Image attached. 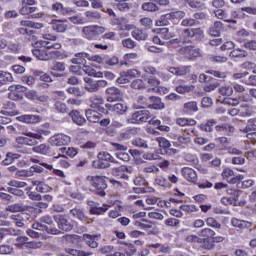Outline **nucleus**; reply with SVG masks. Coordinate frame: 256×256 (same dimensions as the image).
Returning a JSON list of instances; mask_svg holds the SVG:
<instances>
[{
	"label": "nucleus",
	"mask_w": 256,
	"mask_h": 256,
	"mask_svg": "<svg viewBox=\"0 0 256 256\" xmlns=\"http://www.w3.org/2000/svg\"><path fill=\"white\" fill-rule=\"evenodd\" d=\"M60 152L61 153H66V155L68 157H71V158L75 157L77 155V153H78L77 149L73 148V147H69V148L62 147V148H60Z\"/></svg>",
	"instance_id": "obj_58"
},
{
	"label": "nucleus",
	"mask_w": 256,
	"mask_h": 256,
	"mask_svg": "<svg viewBox=\"0 0 256 256\" xmlns=\"http://www.w3.org/2000/svg\"><path fill=\"white\" fill-rule=\"evenodd\" d=\"M49 23L56 33H65L69 29V22L67 20L52 19Z\"/></svg>",
	"instance_id": "obj_11"
},
{
	"label": "nucleus",
	"mask_w": 256,
	"mask_h": 256,
	"mask_svg": "<svg viewBox=\"0 0 256 256\" xmlns=\"http://www.w3.org/2000/svg\"><path fill=\"white\" fill-rule=\"evenodd\" d=\"M112 25H117L120 31H131L135 26L129 23V20L125 17L112 19Z\"/></svg>",
	"instance_id": "obj_12"
},
{
	"label": "nucleus",
	"mask_w": 256,
	"mask_h": 256,
	"mask_svg": "<svg viewBox=\"0 0 256 256\" xmlns=\"http://www.w3.org/2000/svg\"><path fill=\"white\" fill-rule=\"evenodd\" d=\"M181 174L184 177V179H186V181H189L190 183H196L197 172L192 168H189V167L182 168Z\"/></svg>",
	"instance_id": "obj_17"
},
{
	"label": "nucleus",
	"mask_w": 256,
	"mask_h": 256,
	"mask_svg": "<svg viewBox=\"0 0 256 256\" xmlns=\"http://www.w3.org/2000/svg\"><path fill=\"white\" fill-rule=\"evenodd\" d=\"M82 33H83L84 37H86V39H89V40L95 39L97 37L93 26L84 27L82 30Z\"/></svg>",
	"instance_id": "obj_45"
},
{
	"label": "nucleus",
	"mask_w": 256,
	"mask_h": 256,
	"mask_svg": "<svg viewBox=\"0 0 256 256\" xmlns=\"http://www.w3.org/2000/svg\"><path fill=\"white\" fill-rule=\"evenodd\" d=\"M120 243L126 255L131 256V255H134V253H137V248H135V244L128 243V242H120Z\"/></svg>",
	"instance_id": "obj_37"
},
{
	"label": "nucleus",
	"mask_w": 256,
	"mask_h": 256,
	"mask_svg": "<svg viewBox=\"0 0 256 256\" xmlns=\"http://www.w3.org/2000/svg\"><path fill=\"white\" fill-rule=\"evenodd\" d=\"M17 121H20L21 123H39L41 121V117L39 115H33V114H24L17 117Z\"/></svg>",
	"instance_id": "obj_20"
},
{
	"label": "nucleus",
	"mask_w": 256,
	"mask_h": 256,
	"mask_svg": "<svg viewBox=\"0 0 256 256\" xmlns=\"http://www.w3.org/2000/svg\"><path fill=\"white\" fill-rule=\"evenodd\" d=\"M155 185H159V187H169V180H166L163 176H156L154 180Z\"/></svg>",
	"instance_id": "obj_59"
},
{
	"label": "nucleus",
	"mask_w": 256,
	"mask_h": 256,
	"mask_svg": "<svg viewBox=\"0 0 256 256\" xmlns=\"http://www.w3.org/2000/svg\"><path fill=\"white\" fill-rule=\"evenodd\" d=\"M25 97L26 99H29V101H39V103H47V101H49V96L39 95L36 90L26 91Z\"/></svg>",
	"instance_id": "obj_14"
},
{
	"label": "nucleus",
	"mask_w": 256,
	"mask_h": 256,
	"mask_svg": "<svg viewBox=\"0 0 256 256\" xmlns=\"http://www.w3.org/2000/svg\"><path fill=\"white\" fill-rule=\"evenodd\" d=\"M232 226L238 229H249L253 224L249 221L239 220L237 218H233L231 220Z\"/></svg>",
	"instance_id": "obj_32"
},
{
	"label": "nucleus",
	"mask_w": 256,
	"mask_h": 256,
	"mask_svg": "<svg viewBox=\"0 0 256 256\" xmlns=\"http://www.w3.org/2000/svg\"><path fill=\"white\" fill-rule=\"evenodd\" d=\"M184 111L186 113H195L197 111V102H187L184 104Z\"/></svg>",
	"instance_id": "obj_60"
},
{
	"label": "nucleus",
	"mask_w": 256,
	"mask_h": 256,
	"mask_svg": "<svg viewBox=\"0 0 256 256\" xmlns=\"http://www.w3.org/2000/svg\"><path fill=\"white\" fill-rule=\"evenodd\" d=\"M106 99L109 103H113L115 101H119L121 99V90L117 87H109L105 91Z\"/></svg>",
	"instance_id": "obj_13"
},
{
	"label": "nucleus",
	"mask_w": 256,
	"mask_h": 256,
	"mask_svg": "<svg viewBox=\"0 0 256 256\" xmlns=\"http://www.w3.org/2000/svg\"><path fill=\"white\" fill-rule=\"evenodd\" d=\"M99 239H101V235H91L85 234L84 241L86 245L90 246L91 249H97L99 247Z\"/></svg>",
	"instance_id": "obj_18"
},
{
	"label": "nucleus",
	"mask_w": 256,
	"mask_h": 256,
	"mask_svg": "<svg viewBox=\"0 0 256 256\" xmlns=\"http://www.w3.org/2000/svg\"><path fill=\"white\" fill-rule=\"evenodd\" d=\"M85 17L87 21L93 22V21H99L101 19V14L97 11H86Z\"/></svg>",
	"instance_id": "obj_44"
},
{
	"label": "nucleus",
	"mask_w": 256,
	"mask_h": 256,
	"mask_svg": "<svg viewBox=\"0 0 256 256\" xmlns=\"http://www.w3.org/2000/svg\"><path fill=\"white\" fill-rule=\"evenodd\" d=\"M230 57H247V51L242 49H234L232 52H230Z\"/></svg>",
	"instance_id": "obj_63"
},
{
	"label": "nucleus",
	"mask_w": 256,
	"mask_h": 256,
	"mask_svg": "<svg viewBox=\"0 0 256 256\" xmlns=\"http://www.w3.org/2000/svg\"><path fill=\"white\" fill-rule=\"evenodd\" d=\"M169 73H172V75H187V73L191 72L190 66H181V67H170L168 69Z\"/></svg>",
	"instance_id": "obj_29"
},
{
	"label": "nucleus",
	"mask_w": 256,
	"mask_h": 256,
	"mask_svg": "<svg viewBox=\"0 0 256 256\" xmlns=\"http://www.w3.org/2000/svg\"><path fill=\"white\" fill-rule=\"evenodd\" d=\"M69 115L73 123H76V125H83L85 123V118L81 116L79 111H72Z\"/></svg>",
	"instance_id": "obj_40"
},
{
	"label": "nucleus",
	"mask_w": 256,
	"mask_h": 256,
	"mask_svg": "<svg viewBox=\"0 0 256 256\" xmlns=\"http://www.w3.org/2000/svg\"><path fill=\"white\" fill-rule=\"evenodd\" d=\"M32 151H34V153H39L40 155H49V153H51V146L48 144H40L32 148Z\"/></svg>",
	"instance_id": "obj_34"
},
{
	"label": "nucleus",
	"mask_w": 256,
	"mask_h": 256,
	"mask_svg": "<svg viewBox=\"0 0 256 256\" xmlns=\"http://www.w3.org/2000/svg\"><path fill=\"white\" fill-rule=\"evenodd\" d=\"M183 17H185L184 11L170 12L168 14L161 16L159 21H157L156 23L159 27H162L165 25H169V21H173V23H175V21H179L183 19Z\"/></svg>",
	"instance_id": "obj_4"
},
{
	"label": "nucleus",
	"mask_w": 256,
	"mask_h": 256,
	"mask_svg": "<svg viewBox=\"0 0 256 256\" xmlns=\"http://www.w3.org/2000/svg\"><path fill=\"white\" fill-rule=\"evenodd\" d=\"M221 31V22H215L214 26L209 29V35L212 37H219Z\"/></svg>",
	"instance_id": "obj_56"
},
{
	"label": "nucleus",
	"mask_w": 256,
	"mask_h": 256,
	"mask_svg": "<svg viewBox=\"0 0 256 256\" xmlns=\"http://www.w3.org/2000/svg\"><path fill=\"white\" fill-rule=\"evenodd\" d=\"M255 182L252 179L239 180L236 185L238 189H249V187H253Z\"/></svg>",
	"instance_id": "obj_49"
},
{
	"label": "nucleus",
	"mask_w": 256,
	"mask_h": 256,
	"mask_svg": "<svg viewBox=\"0 0 256 256\" xmlns=\"http://www.w3.org/2000/svg\"><path fill=\"white\" fill-rule=\"evenodd\" d=\"M32 53L34 57L39 59V61H49V50L34 49Z\"/></svg>",
	"instance_id": "obj_31"
},
{
	"label": "nucleus",
	"mask_w": 256,
	"mask_h": 256,
	"mask_svg": "<svg viewBox=\"0 0 256 256\" xmlns=\"http://www.w3.org/2000/svg\"><path fill=\"white\" fill-rule=\"evenodd\" d=\"M215 130L217 133H221V135H231V133L235 132V127L229 124H221L215 126Z\"/></svg>",
	"instance_id": "obj_27"
},
{
	"label": "nucleus",
	"mask_w": 256,
	"mask_h": 256,
	"mask_svg": "<svg viewBox=\"0 0 256 256\" xmlns=\"http://www.w3.org/2000/svg\"><path fill=\"white\" fill-rule=\"evenodd\" d=\"M142 9H143V11L153 12V11H157V9H159V7L156 6V4L153 2H145L142 4Z\"/></svg>",
	"instance_id": "obj_62"
},
{
	"label": "nucleus",
	"mask_w": 256,
	"mask_h": 256,
	"mask_svg": "<svg viewBox=\"0 0 256 256\" xmlns=\"http://www.w3.org/2000/svg\"><path fill=\"white\" fill-rule=\"evenodd\" d=\"M22 135H25V137H17L16 143H18V145H28L29 147H33L34 145H37V140L43 139V135H51V131L39 130L38 133H33L27 129H23Z\"/></svg>",
	"instance_id": "obj_2"
},
{
	"label": "nucleus",
	"mask_w": 256,
	"mask_h": 256,
	"mask_svg": "<svg viewBox=\"0 0 256 256\" xmlns=\"http://www.w3.org/2000/svg\"><path fill=\"white\" fill-rule=\"evenodd\" d=\"M137 77H141V72L137 69H131L126 72H122L120 77L117 79V83H129L131 79H135Z\"/></svg>",
	"instance_id": "obj_9"
},
{
	"label": "nucleus",
	"mask_w": 256,
	"mask_h": 256,
	"mask_svg": "<svg viewBox=\"0 0 256 256\" xmlns=\"http://www.w3.org/2000/svg\"><path fill=\"white\" fill-rule=\"evenodd\" d=\"M6 83H13V75L9 72L0 70V87Z\"/></svg>",
	"instance_id": "obj_36"
},
{
	"label": "nucleus",
	"mask_w": 256,
	"mask_h": 256,
	"mask_svg": "<svg viewBox=\"0 0 256 256\" xmlns=\"http://www.w3.org/2000/svg\"><path fill=\"white\" fill-rule=\"evenodd\" d=\"M13 107H15L13 103H8L7 105H5L4 106L5 110L1 111L2 115H9L10 117L17 115V111L11 110L13 109Z\"/></svg>",
	"instance_id": "obj_52"
},
{
	"label": "nucleus",
	"mask_w": 256,
	"mask_h": 256,
	"mask_svg": "<svg viewBox=\"0 0 256 256\" xmlns=\"http://www.w3.org/2000/svg\"><path fill=\"white\" fill-rule=\"evenodd\" d=\"M222 178L230 184L235 185L236 183H238V181H243V179H245V176L241 174L235 176V172H233L231 168H225L222 171Z\"/></svg>",
	"instance_id": "obj_8"
},
{
	"label": "nucleus",
	"mask_w": 256,
	"mask_h": 256,
	"mask_svg": "<svg viewBox=\"0 0 256 256\" xmlns=\"http://www.w3.org/2000/svg\"><path fill=\"white\" fill-rule=\"evenodd\" d=\"M179 53L180 55H185V57H188L189 59H197V57H201L199 49L192 46L181 47Z\"/></svg>",
	"instance_id": "obj_15"
},
{
	"label": "nucleus",
	"mask_w": 256,
	"mask_h": 256,
	"mask_svg": "<svg viewBox=\"0 0 256 256\" xmlns=\"http://www.w3.org/2000/svg\"><path fill=\"white\" fill-rule=\"evenodd\" d=\"M132 37L136 39V41H145V39H147V33L141 29H136L132 31Z\"/></svg>",
	"instance_id": "obj_48"
},
{
	"label": "nucleus",
	"mask_w": 256,
	"mask_h": 256,
	"mask_svg": "<svg viewBox=\"0 0 256 256\" xmlns=\"http://www.w3.org/2000/svg\"><path fill=\"white\" fill-rule=\"evenodd\" d=\"M32 229H34L35 231H47V233H50L51 235H59V233H61V231H59L58 229L49 228L39 222L34 223L32 225Z\"/></svg>",
	"instance_id": "obj_24"
},
{
	"label": "nucleus",
	"mask_w": 256,
	"mask_h": 256,
	"mask_svg": "<svg viewBox=\"0 0 256 256\" xmlns=\"http://www.w3.org/2000/svg\"><path fill=\"white\" fill-rule=\"evenodd\" d=\"M70 215H73L76 219H79L80 221H85V213L79 208H73L72 210H70Z\"/></svg>",
	"instance_id": "obj_55"
},
{
	"label": "nucleus",
	"mask_w": 256,
	"mask_h": 256,
	"mask_svg": "<svg viewBox=\"0 0 256 256\" xmlns=\"http://www.w3.org/2000/svg\"><path fill=\"white\" fill-rule=\"evenodd\" d=\"M239 195H241V191L235 190L234 191V198L229 197H223L221 199L222 205H241V202H239Z\"/></svg>",
	"instance_id": "obj_21"
},
{
	"label": "nucleus",
	"mask_w": 256,
	"mask_h": 256,
	"mask_svg": "<svg viewBox=\"0 0 256 256\" xmlns=\"http://www.w3.org/2000/svg\"><path fill=\"white\" fill-rule=\"evenodd\" d=\"M127 173H131V168H128L127 166H120L113 170V175L120 177L121 179H129Z\"/></svg>",
	"instance_id": "obj_28"
},
{
	"label": "nucleus",
	"mask_w": 256,
	"mask_h": 256,
	"mask_svg": "<svg viewBox=\"0 0 256 256\" xmlns=\"http://www.w3.org/2000/svg\"><path fill=\"white\" fill-rule=\"evenodd\" d=\"M203 35V30L201 28L186 29L184 31V37H196V39H201Z\"/></svg>",
	"instance_id": "obj_33"
},
{
	"label": "nucleus",
	"mask_w": 256,
	"mask_h": 256,
	"mask_svg": "<svg viewBox=\"0 0 256 256\" xmlns=\"http://www.w3.org/2000/svg\"><path fill=\"white\" fill-rule=\"evenodd\" d=\"M49 143L54 147H63V145H67L68 143H71V137L65 134H56L50 137Z\"/></svg>",
	"instance_id": "obj_10"
},
{
	"label": "nucleus",
	"mask_w": 256,
	"mask_h": 256,
	"mask_svg": "<svg viewBox=\"0 0 256 256\" xmlns=\"http://www.w3.org/2000/svg\"><path fill=\"white\" fill-rule=\"evenodd\" d=\"M8 89L10 91L9 98L14 100L21 99V93L25 91V87L22 85H12Z\"/></svg>",
	"instance_id": "obj_19"
},
{
	"label": "nucleus",
	"mask_w": 256,
	"mask_h": 256,
	"mask_svg": "<svg viewBox=\"0 0 256 256\" xmlns=\"http://www.w3.org/2000/svg\"><path fill=\"white\" fill-rule=\"evenodd\" d=\"M177 125H180V127H186V125L193 126L197 122L194 119H187V118H178L176 120Z\"/></svg>",
	"instance_id": "obj_57"
},
{
	"label": "nucleus",
	"mask_w": 256,
	"mask_h": 256,
	"mask_svg": "<svg viewBox=\"0 0 256 256\" xmlns=\"http://www.w3.org/2000/svg\"><path fill=\"white\" fill-rule=\"evenodd\" d=\"M83 71L86 75H90V77H103V72H97L92 67L87 66V64L83 66Z\"/></svg>",
	"instance_id": "obj_47"
},
{
	"label": "nucleus",
	"mask_w": 256,
	"mask_h": 256,
	"mask_svg": "<svg viewBox=\"0 0 256 256\" xmlns=\"http://www.w3.org/2000/svg\"><path fill=\"white\" fill-rule=\"evenodd\" d=\"M87 59L91 61V56L85 52H80L75 55V57L72 59V63L75 65H87Z\"/></svg>",
	"instance_id": "obj_22"
},
{
	"label": "nucleus",
	"mask_w": 256,
	"mask_h": 256,
	"mask_svg": "<svg viewBox=\"0 0 256 256\" xmlns=\"http://www.w3.org/2000/svg\"><path fill=\"white\" fill-rule=\"evenodd\" d=\"M55 221L58 224L60 231H71V229H73V226L67 219H65V217H56Z\"/></svg>",
	"instance_id": "obj_26"
},
{
	"label": "nucleus",
	"mask_w": 256,
	"mask_h": 256,
	"mask_svg": "<svg viewBox=\"0 0 256 256\" xmlns=\"http://www.w3.org/2000/svg\"><path fill=\"white\" fill-rule=\"evenodd\" d=\"M85 115L87 117V120L90 122V123H98L100 117H101V114H99V112L95 111V110H87L85 112Z\"/></svg>",
	"instance_id": "obj_35"
},
{
	"label": "nucleus",
	"mask_w": 256,
	"mask_h": 256,
	"mask_svg": "<svg viewBox=\"0 0 256 256\" xmlns=\"http://www.w3.org/2000/svg\"><path fill=\"white\" fill-rule=\"evenodd\" d=\"M219 93L221 95L231 96V95H233V87H231L229 85L222 86L219 89Z\"/></svg>",
	"instance_id": "obj_64"
},
{
	"label": "nucleus",
	"mask_w": 256,
	"mask_h": 256,
	"mask_svg": "<svg viewBox=\"0 0 256 256\" xmlns=\"http://www.w3.org/2000/svg\"><path fill=\"white\" fill-rule=\"evenodd\" d=\"M30 29H43V24L35 23L29 20H22L18 31L21 35H31L33 33Z\"/></svg>",
	"instance_id": "obj_5"
},
{
	"label": "nucleus",
	"mask_w": 256,
	"mask_h": 256,
	"mask_svg": "<svg viewBox=\"0 0 256 256\" xmlns=\"http://www.w3.org/2000/svg\"><path fill=\"white\" fill-rule=\"evenodd\" d=\"M199 237H203L202 239H209V237H215V231L210 228H204L200 232H198Z\"/></svg>",
	"instance_id": "obj_54"
},
{
	"label": "nucleus",
	"mask_w": 256,
	"mask_h": 256,
	"mask_svg": "<svg viewBox=\"0 0 256 256\" xmlns=\"http://www.w3.org/2000/svg\"><path fill=\"white\" fill-rule=\"evenodd\" d=\"M238 125H239L240 131H242V133H253L256 131V120L255 119L247 120L246 127L241 126V125H243V121H240L238 123Z\"/></svg>",
	"instance_id": "obj_23"
},
{
	"label": "nucleus",
	"mask_w": 256,
	"mask_h": 256,
	"mask_svg": "<svg viewBox=\"0 0 256 256\" xmlns=\"http://www.w3.org/2000/svg\"><path fill=\"white\" fill-rule=\"evenodd\" d=\"M113 7H116L119 11H129L130 5L127 0H114Z\"/></svg>",
	"instance_id": "obj_39"
},
{
	"label": "nucleus",
	"mask_w": 256,
	"mask_h": 256,
	"mask_svg": "<svg viewBox=\"0 0 256 256\" xmlns=\"http://www.w3.org/2000/svg\"><path fill=\"white\" fill-rule=\"evenodd\" d=\"M22 5H23V7L20 9V14L21 15H29V13H31L29 10V7L31 5H35V0H23Z\"/></svg>",
	"instance_id": "obj_41"
},
{
	"label": "nucleus",
	"mask_w": 256,
	"mask_h": 256,
	"mask_svg": "<svg viewBox=\"0 0 256 256\" xmlns=\"http://www.w3.org/2000/svg\"><path fill=\"white\" fill-rule=\"evenodd\" d=\"M106 109H109V111H113L114 113H117V115H123L127 113V104L125 103H116L114 105L106 104Z\"/></svg>",
	"instance_id": "obj_16"
},
{
	"label": "nucleus",
	"mask_w": 256,
	"mask_h": 256,
	"mask_svg": "<svg viewBox=\"0 0 256 256\" xmlns=\"http://www.w3.org/2000/svg\"><path fill=\"white\" fill-rule=\"evenodd\" d=\"M108 209H109V206L107 205H103L102 207L95 206L90 209V213L92 215H101V213H105V211H107Z\"/></svg>",
	"instance_id": "obj_61"
},
{
	"label": "nucleus",
	"mask_w": 256,
	"mask_h": 256,
	"mask_svg": "<svg viewBox=\"0 0 256 256\" xmlns=\"http://www.w3.org/2000/svg\"><path fill=\"white\" fill-rule=\"evenodd\" d=\"M86 181L97 189L98 195H105V189H107V183L105 182V177L103 176H88Z\"/></svg>",
	"instance_id": "obj_3"
},
{
	"label": "nucleus",
	"mask_w": 256,
	"mask_h": 256,
	"mask_svg": "<svg viewBox=\"0 0 256 256\" xmlns=\"http://www.w3.org/2000/svg\"><path fill=\"white\" fill-rule=\"evenodd\" d=\"M158 35H160L161 39H164V41H169V39H173V37H175V34L169 32L168 28L158 29Z\"/></svg>",
	"instance_id": "obj_42"
},
{
	"label": "nucleus",
	"mask_w": 256,
	"mask_h": 256,
	"mask_svg": "<svg viewBox=\"0 0 256 256\" xmlns=\"http://www.w3.org/2000/svg\"><path fill=\"white\" fill-rule=\"evenodd\" d=\"M66 252L69 255H73V256H91V255H93V252H85V251L71 249V248L66 249Z\"/></svg>",
	"instance_id": "obj_53"
},
{
	"label": "nucleus",
	"mask_w": 256,
	"mask_h": 256,
	"mask_svg": "<svg viewBox=\"0 0 256 256\" xmlns=\"http://www.w3.org/2000/svg\"><path fill=\"white\" fill-rule=\"evenodd\" d=\"M173 85L175 87L176 93H179L180 95H185L186 93H191L195 89V86L193 85H186L185 80L182 79H174Z\"/></svg>",
	"instance_id": "obj_7"
},
{
	"label": "nucleus",
	"mask_w": 256,
	"mask_h": 256,
	"mask_svg": "<svg viewBox=\"0 0 256 256\" xmlns=\"http://www.w3.org/2000/svg\"><path fill=\"white\" fill-rule=\"evenodd\" d=\"M214 125H217V120L210 119L205 124L200 125V129L202 131H206V133H211V131H213Z\"/></svg>",
	"instance_id": "obj_46"
},
{
	"label": "nucleus",
	"mask_w": 256,
	"mask_h": 256,
	"mask_svg": "<svg viewBox=\"0 0 256 256\" xmlns=\"http://www.w3.org/2000/svg\"><path fill=\"white\" fill-rule=\"evenodd\" d=\"M84 89L88 91V93H97V81L91 79L90 77L84 78Z\"/></svg>",
	"instance_id": "obj_25"
},
{
	"label": "nucleus",
	"mask_w": 256,
	"mask_h": 256,
	"mask_svg": "<svg viewBox=\"0 0 256 256\" xmlns=\"http://www.w3.org/2000/svg\"><path fill=\"white\" fill-rule=\"evenodd\" d=\"M53 11H57V13H61L62 15H67V13H71L73 10L71 8H63V4L55 3L52 5Z\"/></svg>",
	"instance_id": "obj_50"
},
{
	"label": "nucleus",
	"mask_w": 256,
	"mask_h": 256,
	"mask_svg": "<svg viewBox=\"0 0 256 256\" xmlns=\"http://www.w3.org/2000/svg\"><path fill=\"white\" fill-rule=\"evenodd\" d=\"M111 161H113V157H111V154L107 152H100L98 154V160H95L92 163V167H95V169H107Z\"/></svg>",
	"instance_id": "obj_6"
},
{
	"label": "nucleus",
	"mask_w": 256,
	"mask_h": 256,
	"mask_svg": "<svg viewBox=\"0 0 256 256\" xmlns=\"http://www.w3.org/2000/svg\"><path fill=\"white\" fill-rule=\"evenodd\" d=\"M89 103H90V107H92V109H99L101 107V105H103V103H105V99H103V97H101L99 95H93L90 97Z\"/></svg>",
	"instance_id": "obj_30"
},
{
	"label": "nucleus",
	"mask_w": 256,
	"mask_h": 256,
	"mask_svg": "<svg viewBox=\"0 0 256 256\" xmlns=\"http://www.w3.org/2000/svg\"><path fill=\"white\" fill-rule=\"evenodd\" d=\"M146 81H147L151 91H157V89H159V85L161 84V82L159 80L155 79L153 76L146 78Z\"/></svg>",
	"instance_id": "obj_51"
},
{
	"label": "nucleus",
	"mask_w": 256,
	"mask_h": 256,
	"mask_svg": "<svg viewBox=\"0 0 256 256\" xmlns=\"http://www.w3.org/2000/svg\"><path fill=\"white\" fill-rule=\"evenodd\" d=\"M43 39L44 40L36 42V45H40L41 47H44V49H48V60L49 59H67V55L59 51V49H61V43L49 42V41H57V36L46 33V34H43Z\"/></svg>",
	"instance_id": "obj_1"
},
{
	"label": "nucleus",
	"mask_w": 256,
	"mask_h": 256,
	"mask_svg": "<svg viewBox=\"0 0 256 256\" xmlns=\"http://www.w3.org/2000/svg\"><path fill=\"white\" fill-rule=\"evenodd\" d=\"M33 187H36V191L39 193H47L49 191V186L40 181H32Z\"/></svg>",
	"instance_id": "obj_43"
},
{
	"label": "nucleus",
	"mask_w": 256,
	"mask_h": 256,
	"mask_svg": "<svg viewBox=\"0 0 256 256\" xmlns=\"http://www.w3.org/2000/svg\"><path fill=\"white\" fill-rule=\"evenodd\" d=\"M150 101L152 104L149 105L150 109H165V103L161 101L159 97H151Z\"/></svg>",
	"instance_id": "obj_38"
}]
</instances>
